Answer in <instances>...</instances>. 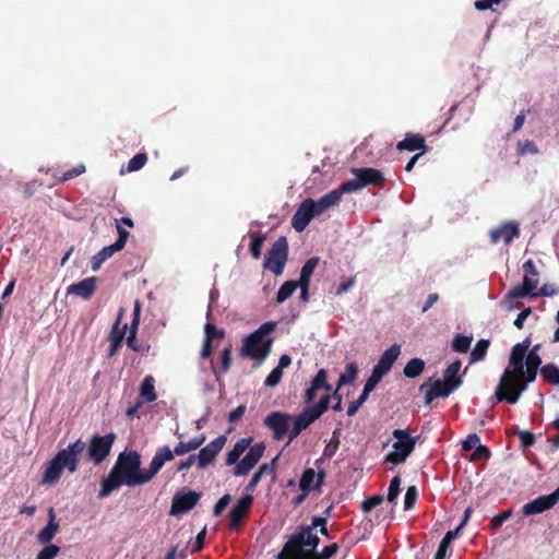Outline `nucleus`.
Listing matches in <instances>:
<instances>
[{"instance_id": "f257e3e1", "label": "nucleus", "mask_w": 559, "mask_h": 559, "mask_svg": "<svg viewBox=\"0 0 559 559\" xmlns=\"http://www.w3.org/2000/svg\"><path fill=\"white\" fill-rule=\"evenodd\" d=\"M171 461V449L168 445L158 448L151 461L150 469L142 472L141 456L138 452H123L107 475V496L118 487H134L148 483L162 469L166 462Z\"/></svg>"}, {"instance_id": "f03ea898", "label": "nucleus", "mask_w": 559, "mask_h": 559, "mask_svg": "<svg viewBox=\"0 0 559 559\" xmlns=\"http://www.w3.org/2000/svg\"><path fill=\"white\" fill-rule=\"evenodd\" d=\"M85 450L87 460L99 465L105 460V436H93L87 449L86 443L78 439L66 449L58 451L55 459L70 473H74L78 471L79 457Z\"/></svg>"}, {"instance_id": "7ed1b4c3", "label": "nucleus", "mask_w": 559, "mask_h": 559, "mask_svg": "<svg viewBox=\"0 0 559 559\" xmlns=\"http://www.w3.org/2000/svg\"><path fill=\"white\" fill-rule=\"evenodd\" d=\"M525 360L510 359L504 369L495 395L499 402L507 401L515 404L520 396L526 391L528 383H525Z\"/></svg>"}, {"instance_id": "20e7f679", "label": "nucleus", "mask_w": 559, "mask_h": 559, "mask_svg": "<svg viewBox=\"0 0 559 559\" xmlns=\"http://www.w3.org/2000/svg\"><path fill=\"white\" fill-rule=\"evenodd\" d=\"M276 322L266 321L249 334L242 343L240 355L262 364L271 353Z\"/></svg>"}, {"instance_id": "39448f33", "label": "nucleus", "mask_w": 559, "mask_h": 559, "mask_svg": "<svg viewBox=\"0 0 559 559\" xmlns=\"http://www.w3.org/2000/svg\"><path fill=\"white\" fill-rule=\"evenodd\" d=\"M319 542V537L316 533H312L310 526L301 527L286 542L278 559H285V554L292 556L289 559H310L307 556L318 547ZM311 559H314V557Z\"/></svg>"}, {"instance_id": "423d86ee", "label": "nucleus", "mask_w": 559, "mask_h": 559, "mask_svg": "<svg viewBox=\"0 0 559 559\" xmlns=\"http://www.w3.org/2000/svg\"><path fill=\"white\" fill-rule=\"evenodd\" d=\"M393 437L395 442L392 445V451L385 455V462L397 465L405 462L408 455L414 451L418 437H412L408 431L404 429L393 430Z\"/></svg>"}, {"instance_id": "0eeeda50", "label": "nucleus", "mask_w": 559, "mask_h": 559, "mask_svg": "<svg viewBox=\"0 0 559 559\" xmlns=\"http://www.w3.org/2000/svg\"><path fill=\"white\" fill-rule=\"evenodd\" d=\"M354 178L342 183V190L346 193L356 192L369 185L381 186L384 177L376 168H353Z\"/></svg>"}, {"instance_id": "6e6552de", "label": "nucleus", "mask_w": 559, "mask_h": 559, "mask_svg": "<svg viewBox=\"0 0 559 559\" xmlns=\"http://www.w3.org/2000/svg\"><path fill=\"white\" fill-rule=\"evenodd\" d=\"M288 255V242L285 237H280L267 251L263 266L272 271L275 275H281L284 271Z\"/></svg>"}, {"instance_id": "1a4fd4ad", "label": "nucleus", "mask_w": 559, "mask_h": 559, "mask_svg": "<svg viewBox=\"0 0 559 559\" xmlns=\"http://www.w3.org/2000/svg\"><path fill=\"white\" fill-rule=\"evenodd\" d=\"M329 406L330 395L324 394L317 404L306 407L292 421L296 423L302 430H306L329 409Z\"/></svg>"}, {"instance_id": "9d476101", "label": "nucleus", "mask_w": 559, "mask_h": 559, "mask_svg": "<svg viewBox=\"0 0 559 559\" xmlns=\"http://www.w3.org/2000/svg\"><path fill=\"white\" fill-rule=\"evenodd\" d=\"M201 498V493L194 490L182 488L178 490L171 501L169 514L171 516H178L192 510Z\"/></svg>"}, {"instance_id": "9b49d317", "label": "nucleus", "mask_w": 559, "mask_h": 559, "mask_svg": "<svg viewBox=\"0 0 559 559\" xmlns=\"http://www.w3.org/2000/svg\"><path fill=\"white\" fill-rule=\"evenodd\" d=\"M293 416L285 412H272L264 419V425L272 430L275 440H282L288 432Z\"/></svg>"}, {"instance_id": "f8f14e48", "label": "nucleus", "mask_w": 559, "mask_h": 559, "mask_svg": "<svg viewBox=\"0 0 559 559\" xmlns=\"http://www.w3.org/2000/svg\"><path fill=\"white\" fill-rule=\"evenodd\" d=\"M316 216L318 215L314 211L313 199L308 198L300 203L295 212L292 218V226L296 231L300 233L306 229L310 221Z\"/></svg>"}, {"instance_id": "ddd939ff", "label": "nucleus", "mask_w": 559, "mask_h": 559, "mask_svg": "<svg viewBox=\"0 0 559 559\" xmlns=\"http://www.w3.org/2000/svg\"><path fill=\"white\" fill-rule=\"evenodd\" d=\"M226 440L227 439L225 436H218L204 448H202L200 452L195 454V459L198 460V468L202 469L212 463L216 455L224 448Z\"/></svg>"}, {"instance_id": "4468645a", "label": "nucleus", "mask_w": 559, "mask_h": 559, "mask_svg": "<svg viewBox=\"0 0 559 559\" xmlns=\"http://www.w3.org/2000/svg\"><path fill=\"white\" fill-rule=\"evenodd\" d=\"M520 236L519 224L514 221H509L489 231L490 241L498 243L502 240L506 245H510L514 238Z\"/></svg>"}, {"instance_id": "2eb2a0df", "label": "nucleus", "mask_w": 559, "mask_h": 559, "mask_svg": "<svg viewBox=\"0 0 559 559\" xmlns=\"http://www.w3.org/2000/svg\"><path fill=\"white\" fill-rule=\"evenodd\" d=\"M328 372L325 369H320L314 378L311 380L310 385L305 391V402L311 404L320 390L325 391L330 395L332 386L326 382Z\"/></svg>"}, {"instance_id": "dca6fc26", "label": "nucleus", "mask_w": 559, "mask_h": 559, "mask_svg": "<svg viewBox=\"0 0 559 559\" xmlns=\"http://www.w3.org/2000/svg\"><path fill=\"white\" fill-rule=\"evenodd\" d=\"M460 388V382H452L447 384L444 381L435 380L430 388L425 393V404H430L435 399L447 397L456 389Z\"/></svg>"}, {"instance_id": "f3484780", "label": "nucleus", "mask_w": 559, "mask_h": 559, "mask_svg": "<svg viewBox=\"0 0 559 559\" xmlns=\"http://www.w3.org/2000/svg\"><path fill=\"white\" fill-rule=\"evenodd\" d=\"M116 222V228H117V233H118V239L107 246V258L112 255L114 253L120 251L123 249V247L126 246V242L128 240V237H129V231L123 227V225L128 226V227H133V222L130 217H122L120 219H115Z\"/></svg>"}, {"instance_id": "a211bd4d", "label": "nucleus", "mask_w": 559, "mask_h": 559, "mask_svg": "<svg viewBox=\"0 0 559 559\" xmlns=\"http://www.w3.org/2000/svg\"><path fill=\"white\" fill-rule=\"evenodd\" d=\"M252 502L253 497L251 495H245L237 501L235 506H233L229 512V524L231 528H238L240 526Z\"/></svg>"}, {"instance_id": "6ab92c4d", "label": "nucleus", "mask_w": 559, "mask_h": 559, "mask_svg": "<svg viewBox=\"0 0 559 559\" xmlns=\"http://www.w3.org/2000/svg\"><path fill=\"white\" fill-rule=\"evenodd\" d=\"M556 503L557 500L555 499V496H552L551 493L546 496H539L536 499L525 503L522 507V513L524 515L539 514L547 510H550Z\"/></svg>"}, {"instance_id": "aec40b11", "label": "nucleus", "mask_w": 559, "mask_h": 559, "mask_svg": "<svg viewBox=\"0 0 559 559\" xmlns=\"http://www.w3.org/2000/svg\"><path fill=\"white\" fill-rule=\"evenodd\" d=\"M345 193L346 192L342 190L341 185L337 189H334L328 192L326 194L322 195L318 201L313 200L314 211L317 215L319 216L329 211L331 207L336 206L341 202L342 197Z\"/></svg>"}, {"instance_id": "412c9836", "label": "nucleus", "mask_w": 559, "mask_h": 559, "mask_svg": "<svg viewBox=\"0 0 559 559\" xmlns=\"http://www.w3.org/2000/svg\"><path fill=\"white\" fill-rule=\"evenodd\" d=\"M96 277H86L79 283L71 284L67 288V295L81 297L84 300L92 298L96 290Z\"/></svg>"}, {"instance_id": "4be33fe9", "label": "nucleus", "mask_w": 559, "mask_h": 559, "mask_svg": "<svg viewBox=\"0 0 559 559\" xmlns=\"http://www.w3.org/2000/svg\"><path fill=\"white\" fill-rule=\"evenodd\" d=\"M401 355V346L399 344L391 345L379 358L378 362L373 366V369L378 370L382 374H388Z\"/></svg>"}, {"instance_id": "5701e85b", "label": "nucleus", "mask_w": 559, "mask_h": 559, "mask_svg": "<svg viewBox=\"0 0 559 559\" xmlns=\"http://www.w3.org/2000/svg\"><path fill=\"white\" fill-rule=\"evenodd\" d=\"M324 477L325 473L323 471L316 473L313 468H306L299 480V488L302 491L319 489L323 484Z\"/></svg>"}, {"instance_id": "b1692460", "label": "nucleus", "mask_w": 559, "mask_h": 559, "mask_svg": "<svg viewBox=\"0 0 559 559\" xmlns=\"http://www.w3.org/2000/svg\"><path fill=\"white\" fill-rule=\"evenodd\" d=\"M540 365V356L534 352H527L525 357V372L523 373L525 383L530 384L535 381Z\"/></svg>"}, {"instance_id": "393cba45", "label": "nucleus", "mask_w": 559, "mask_h": 559, "mask_svg": "<svg viewBox=\"0 0 559 559\" xmlns=\"http://www.w3.org/2000/svg\"><path fill=\"white\" fill-rule=\"evenodd\" d=\"M396 148L400 151H426L425 139L420 134L407 133L405 139L397 143Z\"/></svg>"}, {"instance_id": "a878e982", "label": "nucleus", "mask_w": 559, "mask_h": 559, "mask_svg": "<svg viewBox=\"0 0 559 559\" xmlns=\"http://www.w3.org/2000/svg\"><path fill=\"white\" fill-rule=\"evenodd\" d=\"M58 530L59 524L56 522L53 510L50 509L48 524L41 528L37 535L38 542L44 545L49 544L57 534Z\"/></svg>"}, {"instance_id": "bb28decb", "label": "nucleus", "mask_w": 559, "mask_h": 559, "mask_svg": "<svg viewBox=\"0 0 559 559\" xmlns=\"http://www.w3.org/2000/svg\"><path fill=\"white\" fill-rule=\"evenodd\" d=\"M522 269L524 271L523 284L527 288L535 292V289L538 286L539 273H538L533 260L530 259V260L525 261L522 265Z\"/></svg>"}, {"instance_id": "cd10ccee", "label": "nucleus", "mask_w": 559, "mask_h": 559, "mask_svg": "<svg viewBox=\"0 0 559 559\" xmlns=\"http://www.w3.org/2000/svg\"><path fill=\"white\" fill-rule=\"evenodd\" d=\"M204 441V435H201L200 437H194L190 439L188 442L180 441L175 445L174 450H171V460L174 459L175 455H185L191 451L199 449Z\"/></svg>"}, {"instance_id": "c85d7f7f", "label": "nucleus", "mask_w": 559, "mask_h": 559, "mask_svg": "<svg viewBox=\"0 0 559 559\" xmlns=\"http://www.w3.org/2000/svg\"><path fill=\"white\" fill-rule=\"evenodd\" d=\"M63 469L64 467L60 464V462L57 459H51L47 464L41 483H57L60 479Z\"/></svg>"}, {"instance_id": "c756f323", "label": "nucleus", "mask_w": 559, "mask_h": 559, "mask_svg": "<svg viewBox=\"0 0 559 559\" xmlns=\"http://www.w3.org/2000/svg\"><path fill=\"white\" fill-rule=\"evenodd\" d=\"M459 530L448 531L444 537L441 539L438 550L433 559H445L449 552H451V543L460 536Z\"/></svg>"}, {"instance_id": "7c9ffc66", "label": "nucleus", "mask_w": 559, "mask_h": 559, "mask_svg": "<svg viewBox=\"0 0 559 559\" xmlns=\"http://www.w3.org/2000/svg\"><path fill=\"white\" fill-rule=\"evenodd\" d=\"M252 439L251 438H242L239 439L234 448L227 453L226 456V465L236 464L243 452L250 447Z\"/></svg>"}, {"instance_id": "2f4dec72", "label": "nucleus", "mask_w": 559, "mask_h": 559, "mask_svg": "<svg viewBox=\"0 0 559 559\" xmlns=\"http://www.w3.org/2000/svg\"><path fill=\"white\" fill-rule=\"evenodd\" d=\"M119 324H120V322H119V320H117L111 329V332H110L111 344H110V352L108 354L109 356L115 354V352L117 350V348L120 346L121 342L124 338V334L127 331V323H124L121 328Z\"/></svg>"}, {"instance_id": "473e14b6", "label": "nucleus", "mask_w": 559, "mask_h": 559, "mask_svg": "<svg viewBox=\"0 0 559 559\" xmlns=\"http://www.w3.org/2000/svg\"><path fill=\"white\" fill-rule=\"evenodd\" d=\"M461 367L462 364L460 360H455L452 364H450L443 372V381L447 384H451L452 382L459 381L461 386L463 383L462 376L459 374Z\"/></svg>"}, {"instance_id": "72a5a7b5", "label": "nucleus", "mask_w": 559, "mask_h": 559, "mask_svg": "<svg viewBox=\"0 0 559 559\" xmlns=\"http://www.w3.org/2000/svg\"><path fill=\"white\" fill-rule=\"evenodd\" d=\"M85 170V166L83 164H79L64 173L55 171L52 173V177L57 182L63 183L79 177L80 175L84 174Z\"/></svg>"}, {"instance_id": "f704fd0d", "label": "nucleus", "mask_w": 559, "mask_h": 559, "mask_svg": "<svg viewBox=\"0 0 559 559\" xmlns=\"http://www.w3.org/2000/svg\"><path fill=\"white\" fill-rule=\"evenodd\" d=\"M425 365L421 358H412L404 367L403 373L406 378L414 379L424 371Z\"/></svg>"}, {"instance_id": "c9c22d12", "label": "nucleus", "mask_w": 559, "mask_h": 559, "mask_svg": "<svg viewBox=\"0 0 559 559\" xmlns=\"http://www.w3.org/2000/svg\"><path fill=\"white\" fill-rule=\"evenodd\" d=\"M489 345H490V342L488 340H485V338L479 340L475 344L474 348L471 352L469 362L474 364V362L484 360L487 355Z\"/></svg>"}, {"instance_id": "e433bc0d", "label": "nucleus", "mask_w": 559, "mask_h": 559, "mask_svg": "<svg viewBox=\"0 0 559 559\" xmlns=\"http://www.w3.org/2000/svg\"><path fill=\"white\" fill-rule=\"evenodd\" d=\"M319 264V258L312 257L305 262L300 271L299 283L310 284L311 276Z\"/></svg>"}, {"instance_id": "4c0bfd02", "label": "nucleus", "mask_w": 559, "mask_h": 559, "mask_svg": "<svg viewBox=\"0 0 559 559\" xmlns=\"http://www.w3.org/2000/svg\"><path fill=\"white\" fill-rule=\"evenodd\" d=\"M299 282L298 281H287L285 282L278 289L276 295V301L278 304H282L286 301L298 288Z\"/></svg>"}, {"instance_id": "58836bf2", "label": "nucleus", "mask_w": 559, "mask_h": 559, "mask_svg": "<svg viewBox=\"0 0 559 559\" xmlns=\"http://www.w3.org/2000/svg\"><path fill=\"white\" fill-rule=\"evenodd\" d=\"M540 376L545 381L559 385V368L554 364H547L540 368Z\"/></svg>"}, {"instance_id": "ea45409f", "label": "nucleus", "mask_w": 559, "mask_h": 559, "mask_svg": "<svg viewBox=\"0 0 559 559\" xmlns=\"http://www.w3.org/2000/svg\"><path fill=\"white\" fill-rule=\"evenodd\" d=\"M139 314H140V305H139V302H135L134 318H133L132 323H131V329H130L129 336L127 337V344L133 350H138V347H136V329H138V325H139Z\"/></svg>"}, {"instance_id": "a19ab883", "label": "nucleus", "mask_w": 559, "mask_h": 559, "mask_svg": "<svg viewBox=\"0 0 559 559\" xmlns=\"http://www.w3.org/2000/svg\"><path fill=\"white\" fill-rule=\"evenodd\" d=\"M530 346H531L530 337H526L524 341L516 343L512 347L509 358L516 359V360H525V357L527 355Z\"/></svg>"}, {"instance_id": "79ce46f5", "label": "nucleus", "mask_w": 559, "mask_h": 559, "mask_svg": "<svg viewBox=\"0 0 559 559\" xmlns=\"http://www.w3.org/2000/svg\"><path fill=\"white\" fill-rule=\"evenodd\" d=\"M357 373H358L357 365L355 362L348 364L346 366V371L344 373H342L338 378L337 390L343 385L352 384L355 381Z\"/></svg>"}, {"instance_id": "37998d69", "label": "nucleus", "mask_w": 559, "mask_h": 559, "mask_svg": "<svg viewBox=\"0 0 559 559\" xmlns=\"http://www.w3.org/2000/svg\"><path fill=\"white\" fill-rule=\"evenodd\" d=\"M141 396L146 402H153L157 397L154 388V379L151 376L144 378L141 383Z\"/></svg>"}, {"instance_id": "c03bdc74", "label": "nucleus", "mask_w": 559, "mask_h": 559, "mask_svg": "<svg viewBox=\"0 0 559 559\" xmlns=\"http://www.w3.org/2000/svg\"><path fill=\"white\" fill-rule=\"evenodd\" d=\"M265 445L263 442L254 443L243 456L250 464L255 466L263 456Z\"/></svg>"}, {"instance_id": "a18cd8bd", "label": "nucleus", "mask_w": 559, "mask_h": 559, "mask_svg": "<svg viewBox=\"0 0 559 559\" xmlns=\"http://www.w3.org/2000/svg\"><path fill=\"white\" fill-rule=\"evenodd\" d=\"M473 341V335L456 334L452 341V349L456 353H466Z\"/></svg>"}, {"instance_id": "49530a36", "label": "nucleus", "mask_w": 559, "mask_h": 559, "mask_svg": "<svg viewBox=\"0 0 559 559\" xmlns=\"http://www.w3.org/2000/svg\"><path fill=\"white\" fill-rule=\"evenodd\" d=\"M383 377L384 374L372 368L370 377L366 380L362 392L369 396Z\"/></svg>"}, {"instance_id": "de8ad7c7", "label": "nucleus", "mask_w": 559, "mask_h": 559, "mask_svg": "<svg viewBox=\"0 0 559 559\" xmlns=\"http://www.w3.org/2000/svg\"><path fill=\"white\" fill-rule=\"evenodd\" d=\"M147 162V155L145 153L135 154L128 163L127 171L133 173L142 169Z\"/></svg>"}, {"instance_id": "09e8293b", "label": "nucleus", "mask_w": 559, "mask_h": 559, "mask_svg": "<svg viewBox=\"0 0 559 559\" xmlns=\"http://www.w3.org/2000/svg\"><path fill=\"white\" fill-rule=\"evenodd\" d=\"M533 294H535V292H533L532 289L527 288L524 284H522L509 290L508 294L506 295V298L509 300H513L524 298L528 295L533 297Z\"/></svg>"}, {"instance_id": "8fccbe9b", "label": "nucleus", "mask_w": 559, "mask_h": 559, "mask_svg": "<svg viewBox=\"0 0 559 559\" xmlns=\"http://www.w3.org/2000/svg\"><path fill=\"white\" fill-rule=\"evenodd\" d=\"M280 460V454H277L270 463L262 464L259 469L257 471V474H259L261 477L264 475H270L272 479H275L276 476V466L277 462Z\"/></svg>"}, {"instance_id": "3c124183", "label": "nucleus", "mask_w": 559, "mask_h": 559, "mask_svg": "<svg viewBox=\"0 0 559 559\" xmlns=\"http://www.w3.org/2000/svg\"><path fill=\"white\" fill-rule=\"evenodd\" d=\"M400 486H401V477L399 475H396L391 479L389 490H388L386 499L390 503L395 502V500L397 499L400 491H401Z\"/></svg>"}, {"instance_id": "603ef678", "label": "nucleus", "mask_w": 559, "mask_h": 559, "mask_svg": "<svg viewBox=\"0 0 559 559\" xmlns=\"http://www.w3.org/2000/svg\"><path fill=\"white\" fill-rule=\"evenodd\" d=\"M264 235H254L250 242V253L254 259H259L261 257V250L264 242Z\"/></svg>"}, {"instance_id": "864d4df0", "label": "nucleus", "mask_w": 559, "mask_h": 559, "mask_svg": "<svg viewBox=\"0 0 559 559\" xmlns=\"http://www.w3.org/2000/svg\"><path fill=\"white\" fill-rule=\"evenodd\" d=\"M418 498V490L415 486H409L404 496V510H411Z\"/></svg>"}, {"instance_id": "5fc2aeb1", "label": "nucleus", "mask_w": 559, "mask_h": 559, "mask_svg": "<svg viewBox=\"0 0 559 559\" xmlns=\"http://www.w3.org/2000/svg\"><path fill=\"white\" fill-rule=\"evenodd\" d=\"M538 152V147L533 141L525 140L523 142H519L518 144V153L520 155H536Z\"/></svg>"}, {"instance_id": "6e6d98bb", "label": "nucleus", "mask_w": 559, "mask_h": 559, "mask_svg": "<svg viewBox=\"0 0 559 559\" xmlns=\"http://www.w3.org/2000/svg\"><path fill=\"white\" fill-rule=\"evenodd\" d=\"M338 444H340V440L337 437V432L334 431L332 439L330 440V442L325 445V448L323 450V456L325 459L333 457L338 449Z\"/></svg>"}, {"instance_id": "4d7b16f0", "label": "nucleus", "mask_w": 559, "mask_h": 559, "mask_svg": "<svg viewBox=\"0 0 559 559\" xmlns=\"http://www.w3.org/2000/svg\"><path fill=\"white\" fill-rule=\"evenodd\" d=\"M60 551L57 545H48L44 547L37 555L36 559H55Z\"/></svg>"}, {"instance_id": "13d9d810", "label": "nucleus", "mask_w": 559, "mask_h": 559, "mask_svg": "<svg viewBox=\"0 0 559 559\" xmlns=\"http://www.w3.org/2000/svg\"><path fill=\"white\" fill-rule=\"evenodd\" d=\"M283 377V371L275 367L264 380V385L269 388L276 386Z\"/></svg>"}, {"instance_id": "bf43d9fd", "label": "nucleus", "mask_w": 559, "mask_h": 559, "mask_svg": "<svg viewBox=\"0 0 559 559\" xmlns=\"http://www.w3.org/2000/svg\"><path fill=\"white\" fill-rule=\"evenodd\" d=\"M254 466L250 464L245 457L236 463L234 468L235 476H246Z\"/></svg>"}, {"instance_id": "052dcab7", "label": "nucleus", "mask_w": 559, "mask_h": 559, "mask_svg": "<svg viewBox=\"0 0 559 559\" xmlns=\"http://www.w3.org/2000/svg\"><path fill=\"white\" fill-rule=\"evenodd\" d=\"M383 500H384V498L382 495H374L364 501L362 510L365 512H370L372 509L380 506L383 502Z\"/></svg>"}, {"instance_id": "680f3d73", "label": "nucleus", "mask_w": 559, "mask_h": 559, "mask_svg": "<svg viewBox=\"0 0 559 559\" xmlns=\"http://www.w3.org/2000/svg\"><path fill=\"white\" fill-rule=\"evenodd\" d=\"M204 330H205V340H209L210 342H212L216 337L224 336V331L216 329V326L214 324H212L211 322H207L205 324Z\"/></svg>"}, {"instance_id": "e2e57ef3", "label": "nucleus", "mask_w": 559, "mask_h": 559, "mask_svg": "<svg viewBox=\"0 0 559 559\" xmlns=\"http://www.w3.org/2000/svg\"><path fill=\"white\" fill-rule=\"evenodd\" d=\"M231 362V346L226 347L221 355V371L227 372Z\"/></svg>"}, {"instance_id": "0e129e2a", "label": "nucleus", "mask_w": 559, "mask_h": 559, "mask_svg": "<svg viewBox=\"0 0 559 559\" xmlns=\"http://www.w3.org/2000/svg\"><path fill=\"white\" fill-rule=\"evenodd\" d=\"M367 399L368 395L361 392V394L356 401L349 403L347 407V415L354 416L358 412L359 407L367 401Z\"/></svg>"}, {"instance_id": "69168bd1", "label": "nucleus", "mask_w": 559, "mask_h": 559, "mask_svg": "<svg viewBox=\"0 0 559 559\" xmlns=\"http://www.w3.org/2000/svg\"><path fill=\"white\" fill-rule=\"evenodd\" d=\"M512 515V511L511 510H506L499 514H496L492 519H491V527L493 530H497L498 527H500L508 519H510V516Z\"/></svg>"}, {"instance_id": "338daca9", "label": "nucleus", "mask_w": 559, "mask_h": 559, "mask_svg": "<svg viewBox=\"0 0 559 559\" xmlns=\"http://www.w3.org/2000/svg\"><path fill=\"white\" fill-rule=\"evenodd\" d=\"M231 500L230 495L226 493L219 498L213 509L214 516H219Z\"/></svg>"}, {"instance_id": "774afa93", "label": "nucleus", "mask_w": 559, "mask_h": 559, "mask_svg": "<svg viewBox=\"0 0 559 559\" xmlns=\"http://www.w3.org/2000/svg\"><path fill=\"white\" fill-rule=\"evenodd\" d=\"M338 550V545L336 543L328 545L323 548L320 554L314 556V559H330L333 557Z\"/></svg>"}]
</instances>
